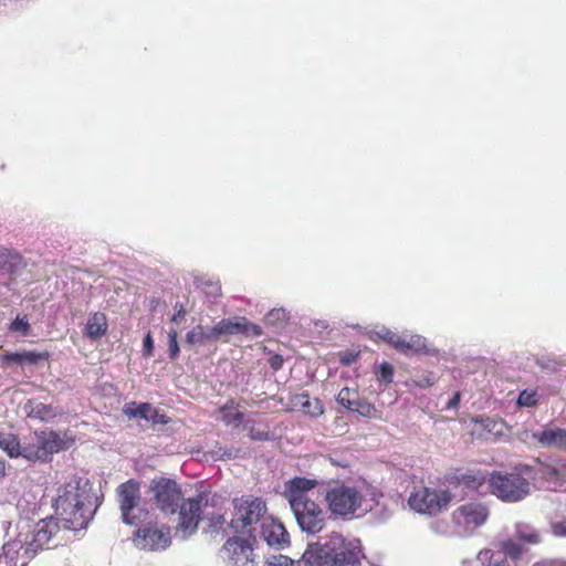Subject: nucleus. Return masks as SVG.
I'll return each instance as SVG.
<instances>
[{"mask_svg":"<svg viewBox=\"0 0 566 566\" xmlns=\"http://www.w3.org/2000/svg\"><path fill=\"white\" fill-rule=\"evenodd\" d=\"M147 493L150 503L161 512L174 514L180 507L177 534H180L182 538L197 531L201 507L203 503H208V495L201 494L180 504L184 499L180 486L176 481L164 476L153 479Z\"/></svg>","mask_w":566,"mask_h":566,"instance_id":"1","label":"nucleus"},{"mask_svg":"<svg viewBox=\"0 0 566 566\" xmlns=\"http://www.w3.org/2000/svg\"><path fill=\"white\" fill-rule=\"evenodd\" d=\"M90 491L88 481L77 476L57 488L53 506L65 527L77 530L87 525L92 517Z\"/></svg>","mask_w":566,"mask_h":566,"instance_id":"2","label":"nucleus"},{"mask_svg":"<svg viewBox=\"0 0 566 566\" xmlns=\"http://www.w3.org/2000/svg\"><path fill=\"white\" fill-rule=\"evenodd\" d=\"M316 485V480L294 478L286 483L285 489V496L300 528L311 535L323 531L326 523L323 509L307 495Z\"/></svg>","mask_w":566,"mask_h":566,"instance_id":"3","label":"nucleus"},{"mask_svg":"<svg viewBox=\"0 0 566 566\" xmlns=\"http://www.w3.org/2000/svg\"><path fill=\"white\" fill-rule=\"evenodd\" d=\"M359 556L357 542L334 532L324 542L310 544L302 560L306 566H360Z\"/></svg>","mask_w":566,"mask_h":566,"instance_id":"4","label":"nucleus"},{"mask_svg":"<svg viewBox=\"0 0 566 566\" xmlns=\"http://www.w3.org/2000/svg\"><path fill=\"white\" fill-rule=\"evenodd\" d=\"M233 513L229 525L235 533L252 534L256 525L266 518L268 506L265 501L253 495H243L232 501Z\"/></svg>","mask_w":566,"mask_h":566,"instance_id":"5","label":"nucleus"},{"mask_svg":"<svg viewBox=\"0 0 566 566\" xmlns=\"http://www.w3.org/2000/svg\"><path fill=\"white\" fill-rule=\"evenodd\" d=\"M72 442L65 434L55 431H35L23 442V458L46 462L54 453L67 449Z\"/></svg>","mask_w":566,"mask_h":566,"instance_id":"6","label":"nucleus"},{"mask_svg":"<svg viewBox=\"0 0 566 566\" xmlns=\"http://www.w3.org/2000/svg\"><path fill=\"white\" fill-rule=\"evenodd\" d=\"M325 501L333 515L346 517L361 506L363 494L355 486L337 484L326 491Z\"/></svg>","mask_w":566,"mask_h":566,"instance_id":"7","label":"nucleus"},{"mask_svg":"<svg viewBox=\"0 0 566 566\" xmlns=\"http://www.w3.org/2000/svg\"><path fill=\"white\" fill-rule=\"evenodd\" d=\"M452 495L447 490L420 488L409 496V505L419 513L436 514L448 507Z\"/></svg>","mask_w":566,"mask_h":566,"instance_id":"8","label":"nucleus"},{"mask_svg":"<svg viewBox=\"0 0 566 566\" xmlns=\"http://www.w3.org/2000/svg\"><path fill=\"white\" fill-rule=\"evenodd\" d=\"M226 566H259L252 545L240 537L227 539L220 549Z\"/></svg>","mask_w":566,"mask_h":566,"instance_id":"9","label":"nucleus"},{"mask_svg":"<svg viewBox=\"0 0 566 566\" xmlns=\"http://www.w3.org/2000/svg\"><path fill=\"white\" fill-rule=\"evenodd\" d=\"M56 530L57 525L53 520H42L33 526L32 531L25 534L20 532L17 541L25 555H33L49 544Z\"/></svg>","mask_w":566,"mask_h":566,"instance_id":"10","label":"nucleus"},{"mask_svg":"<svg viewBox=\"0 0 566 566\" xmlns=\"http://www.w3.org/2000/svg\"><path fill=\"white\" fill-rule=\"evenodd\" d=\"M380 339L390 344L395 349L403 354L429 353L427 339L421 335H398L392 331L382 327L375 333Z\"/></svg>","mask_w":566,"mask_h":566,"instance_id":"11","label":"nucleus"},{"mask_svg":"<svg viewBox=\"0 0 566 566\" xmlns=\"http://www.w3.org/2000/svg\"><path fill=\"white\" fill-rule=\"evenodd\" d=\"M135 545L147 551H159L167 548L170 543V531L165 526L148 524L136 532Z\"/></svg>","mask_w":566,"mask_h":566,"instance_id":"12","label":"nucleus"},{"mask_svg":"<svg viewBox=\"0 0 566 566\" xmlns=\"http://www.w3.org/2000/svg\"><path fill=\"white\" fill-rule=\"evenodd\" d=\"M530 492V483L522 472H512L504 476L497 474V497L506 502H517Z\"/></svg>","mask_w":566,"mask_h":566,"instance_id":"13","label":"nucleus"},{"mask_svg":"<svg viewBox=\"0 0 566 566\" xmlns=\"http://www.w3.org/2000/svg\"><path fill=\"white\" fill-rule=\"evenodd\" d=\"M25 266V261L18 252L0 251V284L12 290L17 277L21 275Z\"/></svg>","mask_w":566,"mask_h":566,"instance_id":"14","label":"nucleus"},{"mask_svg":"<svg viewBox=\"0 0 566 566\" xmlns=\"http://www.w3.org/2000/svg\"><path fill=\"white\" fill-rule=\"evenodd\" d=\"M118 502L122 512V520L124 523L133 525L136 523V516L133 511L139 504V485L134 481H127L120 484L117 489Z\"/></svg>","mask_w":566,"mask_h":566,"instance_id":"15","label":"nucleus"},{"mask_svg":"<svg viewBox=\"0 0 566 566\" xmlns=\"http://www.w3.org/2000/svg\"><path fill=\"white\" fill-rule=\"evenodd\" d=\"M488 515V511L482 504L469 503L457 509L452 517L458 526L473 530L481 526L486 521Z\"/></svg>","mask_w":566,"mask_h":566,"instance_id":"16","label":"nucleus"},{"mask_svg":"<svg viewBox=\"0 0 566 566\" xmlns=\"http://www.w3.org/2000/svg\"><path fill=\"white\" fill-rule=\"evenodd\" d=\"M260 536L269 546L279 549L284 548L289 544V534L285 527L271 515H268L261 523Z\"/></svg>","mask_w":566,"mask_h":566,"instance_id":"17","label":"nucleus"},{"mask_svg":"<svg viewBox=\"0 0 566 566\" xmlns=\"http://www.w3.org/2000/svg\"><path fill=\"white\" fill-rule=\"evenodd\" d=\"M247 322L245 318L241 319H222L218 322L214 326H212V332L214 339L218 340L222 337H227L230 335L240 334L247 332Z\"/></svg>","mask_w":566,"mask_h":566,"instance_id":"18","label":"nucleus"},{"mask_svg":"<svg viewBox=\"0 0 566 566\" xmlns=\"http://www.w3.org/2000/svg\"><path fill=\"white\" fill-rule=\"evenodd\" d=\"M24 411L29 418L39 419L41 421H49L59 413L54 407L35 400H29L24 405Z\"/></svg>","mask_w":566,"mask_h":566,"instance_id":"19","label":"nucleus"},{"mask_svg":"<svg viewBox=\"0 0 566 566\" xmlns=\"http://www.w3.org/2000/svg\"><path fill=\"white\" fill-rule=\"evenodd\" d=\"M536 438L543 446H555L560 449H566V429L562 428H546Z\"/></svg>","mask_w":566,"mask_h":566,"instance_id":"20","label":"nucleus"},{"mask_svg":"<svg viewBox=\"0 0 566 566\" xmlns=\"http://www.w3.org/2000/svg\"><path fill=\"white\" fill-rule=\"evenodd\" d=\"M504 558L497 562V566H517L523 554V547L513 539H509L502 544Z\"/></svg>","mask_w":566,"mask_h":566,"instance_id":"21","label":"nucleus"},{"mask_svg":"<svg viewBox=\"0 0 566 566\" xmlns=\"http://www.w3.org/2000/svg\"><path fill=\"white\" fill-rule=\"evenodd\" d=\"M293 406L300 408L306 415L319 416L323 413V407L318 399H312L307 395H298L293 399Z\"/></svg>","mask_w":566,"mask_h":566,"instance_id":"22","label":"nucleus"},{"mask_svg":"<svg viewBox=\"0 0 566 566\" xmlns=\"http://www.w3.org/2000/svg\"><path fill=\"white\" fill-rule=\"evenodd\" d=\"M107 329V322L106 317L102 313H94L92 314L86 323L85 327V334L90 338H97L101 337L106 333Z\"/></svg>","mask_w":566,"mask_h":566,"instance_id":"23","label":"nucleus"},{"mask_svg":"<svg viewBox=\"0 0 566 566\" xmlns=\"http://www.w3.org/2000/svg\"><path fill=\"white\" fill-rule=\"evenodd\" d=\"M212 327L197 325L186 334V343L189 345L205 344L216 342Z\"/></svg>","mask_w":566,"mask_h":566,"instance_id":"24","label":"nucleus"},{"mask_svg":"<svg viewBox=\"0 0 566 566\" xmlns=\"http://www.w3.org/2000/svg\"><path fill=\"white\" fill-rule=\"evenodd\" d=\"M0 448L11 458L23 457V444L11 433L0 436Z\"/></svg>","mask_w":566,"mask_h":566,"instance_id":"25","label":"nucleus"},{"mask_svg":"<svg viewBox=\"0 0 566 566\" xmlns=\"http://www.w3.org/2000/svg\"><path fill=\"white\" fill-rule=\"evenodd\" d=\"M21 549L17 539L4 544L0 555V566H18L17 559Z\"/></svg>","mask_w":566,"mask_h":566,"instance_id":"26","label":"nucleus"},{"mask_svg":"<svg viewBox=\"0 0 566 566\" xmlns=\"http://www.w3.org/2000/svg\"><path fill=\"white\" fill-rule=\"evenodd\" d=\"M219 418L228 426H239L242 421V415L233 405L220 408Z\"/></svg>","mask_w":566,"mask_h":566,"instance_id":"27","label":"nucleus"},{"mask_svg":"<svg viewBox=\"0 0 566 566\" xmlns=\"http://www.w3.org/2000/svg\"><path fill=\"white\" fill-rule=\"evenodd\" d=\"M289 321V313L284 308H273L265 315V323L271 326L282 327Z\"/></svg>","mask_w":566,"mask_h":566,"instance_id":"28","label":"nucleus"},{"mask_svg":"<svg viewBox=\"0 0 566 566\" xmlns=\"http://www.w3.org/2000/svg\"><path fill=\"white\" fill-rule=\"evenodd\" d=\"M358 392L355 389L344 387L337 395V402L344 408L350 410L354 408L355 401L358 397Z\"/></svg>","mask_w":566,"mask_h":566,"instance_id":"29","label":"nucleus"},{"mask_svg":"<svg viewBox=\"0 0 566 566\" xmlns=\"http://www.w3.org/2000/svg\"><path fill=\"white\" fill-rule=\"evenodd\" d=\"M538 402V394L535 389H525L520 392L517 405L520 407H534Z\"/></svg>","mask_w":566,"mask_h":566,"instance_id":"30","label":"nucleus"},{"mask_svg":"<svg viewBox=\"0 0 566 566\" xmlns=\"http://www.w3.org/2000/svg\"><path fill=\"white\" fill-rule=\"evenodd\" d=\"M301 560H293L285 555H273L269 557L263 566H300Z\"/></svg>","mask_w":566,"mask_h":566,"instance_id":"31","label":"nucleus"},{"mask_svg":"<svg viewBox=\"0 0 566 566\" xmlns=\"http://www.w3.org/2000/svg\"><path fill=\"white\" fill-rule=\"evenodd\" d=\"M352 410L357 411L359 415L364 417H374L376 412L375 407L371 406L366 400L360 399L359 396L357 397L354 408Z\"/></svg>","mask_w":566,"mask_h":566,"instance_id":"32","label":"nucleus"},{"mask_svg":"<svg viewBox=\"0 0 566 566\" xmlns=\"http://www.w3.org/2000/svg\"><path fill=\"white\" fill-rule=\"evenodd\" d=\"M475 566H495L494 552L485 548L479 552Z\"/></svg>","mask_w":566,"mask_h":566,"instance_id":"33","label":"nucleus"},{"mask_svg":"<svg viewBox=\"0 0 566 566\" xmlns=\"http://www.w3.org/2000/svg\"><path fill=\"white\" fill-rule=\"evenodd\" d=\"M517 537L527 544H537L541 541L539 533L537 531H525L520 528L516 531Z\"/></svg>","mask_w":566,"mask_h":566,"instance_id":"34","label":"nucleus"},{"mask_svg":"<svg viewBox=\"0 0 566 566\" xmlns=\"http://www.w3.org/2000/svg\"><path fill=\"white\" fill-rule=\"evenodd\" d=\"M177 337H178L177 331L171 328L168 332V350H169V356L171 359H175L177 357V355L179 354V345H178Z\"/></svg>","mask_w":566,"mask_h":566,"instance_id":"35","label":"nucleus"},{"mask_svg":"<svg viewBox=\"0 0 566 566\" xmlns=\"http://www.w3.org/2000/svg\"><path fill=\"white\" fill-rule=\"evenodd\" d=\"M542 478L549 481H558V468L552 465H543L541 468Z\"/></svg>","mask_w":566,"mask_h":566,"instance_id":"36","label":"nucleus"},{"mask_svg":"<svg viewBox=\"0 0 566 566\" xmlns=\"http://www.w3.org/2000/svg\"><path fill=\"white\" fill-rule=\"evenodd\" d=\"M392 375H394L392 366L390 364H388V363H382L380 365L379 380H382L385 382H391Z\"/></svg>","mask_w":566,"mask_h":566,"instance_id":"37","label":"nucleus"},{"mask_svg":"<svg viewBox=\"0 0 566 566\" xmlns=\"http://www.w3.org/2000/svg\"><path fill=\"white\" fill-rule=\"evenodd\" d=\"M45 357L46 355L36 352H22V363L36 364Z\"/></svg>","mask_w":566,"mask_h":566,"instance_id":"38","label":"nucleus"},{"mask_svg":"<svg viewBox=\"0 0 566 566\" xmlns=\"http://www.w3.org/2000/svg\"><path fill=\"white\" fill-rule=\"evenodd\" d=\"M249 436L254 440H265L268 439V431L263 429H258L254 426L248 428Z\"/></svg>","mask_w":566,"mask_h":566,"instance_id":"39","label":"nucleus"},{"mask_svg":"<svg viewBox=\"0 0 566 566\" xmlns=\"http://www.w3.org/2000/svg\"><path fill=\"white\" fill-rule=\"evenodd\" d=\"M150 412H153V408L150 405L142 403L137 406V413L139 418H144L149 421V418H153V415Z\"/></svg>","mask_w":566,"mask_h":566,"instance_id":"40","label":"nucleus"},{"mask_svg":"<svg viewBox=\"0 0 566 566\" xmlns=\"http://www.w3.org/2000/svg\"><path fill=\"white\" fill-rule=\"evenodd\" d=\"M11 329L22 332L23 334H25L29 329V323L23 318L18 317L12 322Z\"/></svg>","mask_w":566,"mask_h":566,"instance_id":"41","label":"nucleus"},{"mask_svg":"<svg viewBox=\"0 0 566 566\" xmlns=\"http://www.w3.org/2000/svg\"><path fill=\"white\" fill-rule=\"evenodd\" d=\"M2 361L10 364V363H17L22 364V353H8L3 355Z\"/></svg>","mask_w":566,"mask_h":566,"instance_id":"42","label":"nucleus"},{"mask_svg":"<svg viewBox=\"0 0 566 566\" xmlns=\"http://www.w3.org/2000/svg\"><path fill=\"white\" fill-rule=\"evenodd\" d=\"M533 566H566V562L560 559H545L535 563Z\"/></svg>","mask_w":566,"mask_h":566,"instance_id":"43","label":"nucleus"},{"mask_svg":"<svg viewBox=\"0 0 566 566\" xmlns=\"http://www.w3.org/2000/svg\"><path fill=\"white\" fill-rule=\"evenodd\" d=\"M436 378L432 374L427 375L417 381V385L421 388L430 387L434 384Z\"/></svg>","mask_w":566,"mask_h":566,"instance_id":"44","label":"nucleus"},{"mask_svg":"<svg viewBox=\"0 0 566 566\" xmlns=\"http://www.w3.org/2000/svg\"><path fill=\"white\" fill-rule=\"evenodd\" d=\"M153 349H154V342H153L150 333H148L146 335V337L144 338V352L147 356H150L153 354Z\"/></svg>","mask_w":566,"mask_h":566,"instance_id":"45","label":"nucleus"},{"mask_svg":"<svg viewBox=\"0 0 566 566\" xmlns=\"http://www.w3.org/2000/svg\"><path fill=\"white\" fill-rule=\"evenodd\" d=\"M206 293L213 296H219L221 293V286L219 285V283L209 282L207 283Z\"/></svg>","mask_w":566,"mask_h":566,"instance_id":"46","label":"nucleus"},{"mask_svg":"<svg viewBox=\"0 0 566 566\" xmlns=\"http://www.w3.org/2000/svg\"><path fill=\"white\" fill-rule=\"evenodd\" d=\"M153 415V418H149V421H151L153 423H166L167 422V419H166V416L160 413L158 410H155L153 408V412H150Z\"/></svg>","mask_w":566,"mask_h":566,"instance_id":"47","label":"nucleus"},{"mask_svg":"<svg viewBox=\"0 0 566 566\" xmlns=\"http://www.w3.org/2000/svg\"><path fill=\"white\" fill-rule=\"evenodd\" d=\"M553 528L555 534L566 536V521L555 523Z\"/></svg>","mask_w":566,"mask_h":566,"instance_id":"48","label":"nucleus"},{"mask_svg":"<svg viewBox=\"0 0 566 566\" xmlns=\"http://www.w3.org/2000/svg\"><path fill=\"white\" fill-rule=\"evenodd\" d=\"M178 306H179V307H178L177 312H176V313L174 314V316L171 317V321H172V322H175V323H178V322H179V319H180L181 317H184V316H185V314H186V311L184 310V306H182L181 304H180V305H178Z\"/></svg>","mask_w":566,"mask_h":566,"instance_id":"49","label":"nucleus"},{"mask_svg":"<svg viewBox=\"0 0 566 566\" xmlns=\"http://www.w3.org/2000/svg\"><path fill=\"white\" fill-rule=\"evenodd\" d=\"M283 364V358L279 355H275L271 358V366L274 369H280Z\"/></svg>","mask_w":566,"mask_h":566,"instance_id":"50","label":"nucleus"},{"mask_svg":"<svg viewBox=\"0 0 566 566\" xmlns=\"http://www.w3.org/2000/svg\"><path fill=\"white\" fill-rule=\"evenodd\" d=\"M124 412L125 415H127L129 418H137L138 417V413H137V406H127L125 409H124Z\"/></svg>","mask_w":566,"mask_h":566,"instance_id":"51","label":"nucleus"},{"mask_svg":"<svg viewBox=\"0 0 566 566\" xmlns=\"http://www.w3.org/2000/svg\"><path fill=\"white\" fill-rule=\"evenodd\" d=\"M460 401V394L457 392L448 402V408H457Z\"/></svg>","mask_w":566,"mask_h":566,"instance_id":"52","label":"nucleus"},{"mask_svg":"<svg viewBox=\"0 0 566 566\" xmlns=\"http://www.w3.org/2000/svg\"><path fill=\"white\" fill-rule=\"evenodd\" d=\"M566 481V463H563L558 467V481Z\"/></svg>","mask_w":566,"mask_h":566,"instance_id":"53","label":"nucleus"},{"mask_svg":"<svg viewBox=\"0 0 566 566\" xmlns=\"http://www.w3.org/2000/svg\"><path fill=\"white\" fill-rule=\"evenodd\" d=\"M356 358V355L354 354H349V355H345L342 357V363L345 364V365H349L352 364Z\"/></svg>","mask_w":566,"mask_h":566,"instance_id":"54","label":"nucleus"},{"mask_svg":"<svg viewBox=\"0 0 566 566\" xmlns=\"http://www.w3.org/2000/svg\"><path fill=\"white\" fill-rule=\"evenodd\" d=\"M247 329L248 331L245 333L252 332L255 335H260L261 334L260 327L256 326V325H253V324L252 325H248L247 324Z\"/></svg>","mask_w":566,"mask_h":566,"instance_id":"55","label":"nucleus"},{"mask_svg":"<svg viewBox=\"0 0 566 566\" xmlns=\"http://www.w3.org/2000/svg\"><path fill=\"white\" fill-rule=\"evenodd\" d=\"M6 464L2 460H0V476L4 475Z\"/></svg>","mask_w":566,"mask_h":566,"instance_id":"56","label":"nucleus"},{"mask_svg":"<svg viewBox=\"0 0 566 566\" xmlns=\"http://www.w3.org/2000/svg\"><path fill=\"white\" fill-rule=\"evenodd\" d=\"M226 522H227V520L224 518V516L223 515H219L216 524L222 525Z\"/></svg>","mask_w":566,"mask_h":566,"instance_id":"57","label":"nucleus"},{"mask_svg":"<svg viewBox=\"0 0 566 566\" xmlns=\"http://www.w3.org/2000/svg\"><path fill=\"white\" fill-rule=\"evenodd\" d=\"M523 472L528 474L531 472V469L528 467H524Z\"/></svg>","mask_w":566,"mask_h":566,"instance_id":"58","label":"nucleus"}]
</instances>
